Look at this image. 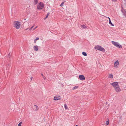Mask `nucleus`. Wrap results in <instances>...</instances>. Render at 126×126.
Returning a JSON list of instances; mask_svg holds the SVG:
<instances>
[{"mask_svg": "<svg viewBox=\"0 0 126 126\" xmlns=\"http://www.w3.org/2000/svg\"><path fill=\"white\" fill-rule=\"evenodd\" d=\"M22 123V122H20L18 124V126H21Z\"/></svg>", "mask_w": 126, "mask_h": 126, "instance_id": "21", "label": "nucleus"}, {"mask_svg": "<svg viewBox=\"0 0 126 126\" xmlns=\"http://www.w3.org/2000/svg\"><path fill=\"white\" fill-rule=\"evenodd\" d=\"M80 80H85V78L84 76L82 75H80L79 76Z\"/></svg>", "mask_w": 126, "mask_h": 126, "instance_id": "7", "label": "nucleus"}, {"mask_svg": "<svg viewBox=\"0 0 126 126\" xmlns=\"http://www.w3.org/2000/svg\"><path fill=\"white\" fill-rule=\"evenodd\" d=\"M49 14L50 13L49 12L47 13L45 19L46 18H47L48 17V16L49 15Z\"/></svg>", "mask_w": 126, "mask_h": 126, "instance_id": "18", "label": "nucleus"}, {"mask_svg": "<svg viewBox=\"0 0 126 126\" xmlns=\"http://www.w3.org/2000/svg\"><path fill=\"white\" fill-rule=\"evenodd\" d=\"M39 39V38L38 37H37L34 40V43H36V41Z\"/></svg>", "mask_w": 126, "mask_h": 126, "instance_id": "16", "label": "nucleus"}, {"mask_svg": "<svg viewBox=\"0 0 126 126\" xmlns=\"http://www.w3.org/2000/svg\"><path fill=\"white\" fill-rule=\"evenodd\" d=\"M29 29V28H27V29H26V30H27V29Z\"/></svg>", "mask_w": 126, "mask_h": 126, "instance_id": "30", "label": "nucleus"}, {"mask_svg": "<svg viewBox=\"0 0 126 126\" xmlns=\"http://www.w3.org/2000/svg\"><path fill=\"white\" fill-rule=\"evenodd\" d=\"M35 29V28H34L33 29V30H34Z\"/></svg>", "mask_w": 126, "mask_h": 126, "instance_id": "28", "label": "nucleus"}, {"mask_svg": "<svg viewBox=\"0 0 126 126\" xmlns=\"http://www.w3.org/2000/svg\"><path fill=\"white\" fill-rule=\"evenodd\" d=\"M38 0H34V4H36L38 3Z\"/></svg>", "mask_w": 126, "mask_h": 126, "instance_id": "14", "label": "nucleus"}, {"mask_svg": "<svg viewBox=\"0 0 126 126\" xmlns=\"http://www.w3.org/2000/svg\"><path fill=\"white\" fill-rule=\"evenodd\" d=\"M112 1H116V0H112Z\"/></svg>", "mask_w": 126, "mask_h": 126, "instance_id": "26", "label": "nucleus"}, {"mask_svg": "<svg viewBox=\"0 0 126 126\" xmlns=\"http://www.w3.org/2000/svg\"><path fill=\"white\" fill-rule=\"evenodd\" d=\"M111 43L114 45V46L119 48H121L122 47V46L120 45L119 43L117 42L112 41Z\"/></svg>", "mask_w": 126, "mask_h": 126, "instance_id": "2", "label": "nucleus"}, {"mask_svg": "<svg viewBox=\"0 0 126 126\" xmlns=\"http://www.w3.org/2000/svg\"><path fill=\"white\" fill-rule=\"evenodd\" d=\"M81 28L84 29H87V27L84 25H81Z\"/></svg>", "mask_w": 126, "mask_h": 126, "instance_id": "12", "label": "nucleus"}, {"mask_svg": "<svg viewBox=\"0 0 126 126\" xmlns=\"http://www.w3.org/2000/svg\"><path fill=\"white\" fill-rule=\"evenodd\" d=\"M111 85L114 88L119 86L118 83L117 82H115L111 84Z\"/></svg>", "mask_w": 126, "mask_h": 126, "instance_id": "5", "label": "nucleus"}, {"mask_svg": "<svg viewBox=\"0 0 126 126\" xmlns=\"http://www.w3.org/2000/svg\"><path fill=\"white\" fill-rule=\"evenodd\" d=\"M61 99V97L60 96L56 95L55 96L54 98V100H57Z\"/></svg>", "mask_w": 126, "mask_h": 126, "instance_id": "8", "label": "nucleus"}, {"mask_svg": "<svg viewBox=\"0 0 126 126\" xmlns=\"http://www.w3.org/2000/svg\"><path fill=\"white\" fill-rule=\"evenodd\" d=\"M82 55L84 56H87V54L85 52H83L82 53Z\"/></svg>", "mask_w": 126, "mask_h": 126, "instance_id": "15", "label": "nucleus"}, {"mask_svg": "<svg viewBox=\"0 0 126 126\" xmlns=\"http://www.w3.org/2000/svg\"><path fill=\"white\" fill-rule=\"evenodd\" d=\"M41 75H42V76H43V74H41Z\"/></svg>", "mask_w": 126, "mask_h": 126, "instance_id": "32", "label": "nucleus"}, {"mask_svg": "<svg viewBox=\"0 0 126 126\" xmlns=\"http://www.w3.org/2000/svg\"><path fill=\"white\" fill-rule=\"evenodd\" d=\"M78 86H75L73 88V90H74V89H77V88H78Z\"/></svg>", "mask_w": 126, "mask_h": 126, "instance_id": "19", "label": "nucleus"}, {"mask_svg": "<svg viewBox=\"0 0 126 126\" xmlns=\"http://www.w3.org/2000/svg\"><path fill=\"white\" fill-rule=\"evenodd\" d=\"M106 124L107 125H108L109 124V120L108 121H107L106 122Z\"/></svg>", "mask_w": 126, "mask_h": 126, "instance_id": "23", "label": "nucleus"}, {"mask_svg": "<svg viewBox=\"0 0 126 126\" xmlns=\"http://www.w3.org/2000/svg\"><path fill=\"white\" fill-rule=\"evenodd\" d=\"M33 48L34 50L37 51L38 50V47L37 46H34Z\"/></svg>", "mask_w": 126, "mask_h": 126, "instance_id": "10", "label": "nucleus"}, {"mask_svg": "<svg viewBox=\"0 0 126 126\" xmlns=\"http://www.w3.org/2000/svg\"><path fill=\"white\" fill-rule=\"evenodd\" d=\"M78 126V125H76V126Z\"/></svg>", "mask_w": 126, "mask_h": 126, "instance_id": "33", "label": "nucleus"}, {"mask_svg": "<svg viewBox=\"0 0 126 126\" xmlns=\"http://www.w3.org/2000/svg\"><path fill=\"white\" fill-rule=\"evenodd\" d=\"M94 48L95 49H97L102 52H105V50L104 48L102 47L101 46L99 45L95 46Z\"/></svg>", "mask_w": 126, "mask_h": 126, "instance_id": "1", "label": "nucleus"}, {"mask_svg": "<svg viewBox=\"0 0 126 126\" xmlns=\"http://www.w3.org/2000/svg\"><path fill=\"white\" fill-rule=\"evenodd\" d=\"M44 4L43 3L40 2L38 4L37 8L38 9H42L44 7Z\"/></svg>", "mask_w": 126, "mask_h": 126, "instance_id": "3", "label": "nucleus"}, {"mask_svg": "<svg viewBox=\"0 0 126 126\" xmlns=\"http://www.w3.org/2000/svg\"><path fill=\"white\" fill-rule=\"evenodd\" d=\"M11 56V55L10 54V53H9V54H8V57H9V58H10V57Z\"/></svg>", "mask_w": 126, "mask_h": 126, "instance_id": "24", "label": "nucleus"}, {"mask_svg": "<svg viewBox=\"0 0 126 126\" xmlns=\"http://www.w3.org/2000/svg\"><path fill=\"white\" fill-rule=\"evenodd\" d=\"M119 63L118 61V60H117L114 63V67L116 68L118 67L119 65Z\"/></svg>", "mask_w": 126, "mask_h": 126, "instance_id": "9", "label": "nucleus"}, {"mask_svg": "<svg viewBox=\"0 0 126 126\" xmlns=\"http://www.w3.org/2000/svg\"><path fill=\"white\" fill-rule=\"evenodd\" d=\"M34 107H35L36 108V109H35V111H37L38 110V109H39L38 107L36 105H34Z\"/></svg>", "mask_w": 126, "mask_h": 126, "instance_id": "13", "label": "nucleus"}, {"mask_svg": "<svg viewBox=\"0 0 126 126\" xmlns=\"http://www.w3.org/2000/svg\"><path fill=\"white\" fill-rule=\"evenodd\" d=\"M14 27L16 29H18L20 27V22L18 21H15V22Z\"/></svg>", "mask_w": 126, "mask_h": 126, "instance_id": "4", "label": "nucleus"}, {"mask_svg": "<svg viewBox=\"0 0 126 126\" xmlns=\"http://www.w3.org/2000/svg\"><path fill=\"white\" fill-rule=\"evenodd\" d=\"M32 77H31V80H32Z\"/></svg>", "mask_w": 126, "mask_h": 126, "instance_id": "29", "label": "nucleus"}, {"mask_svg": "<svg viewBox=\"0 0 126 126\" xmlns=\"http://www.w3.org/2000/svg\"><path fill=\"white\" fill-rule=\"evenodd\" d=\"M65 2V1H64V2H63L60 5V6L61 7H62L63 5V4H64V3Z\"/></svg>", "mask_w": 126, "mask_h": 126, "instance_id": "22", "label": "nucleus"}, {"mask_svg": "<svg viewBox=\"0 0 126 126\" xmlns=\"http://www.w3.org/2000/svg\"><path fill=\"white\" fill-rule=\"evenodd\" d=\"M108 19H109V20H110V18L109 17H108Z\"/></svg>", "mask_w": 126, "mask_h": 126, "instance_id": "27", "label": "nucleus"}, {"mask_svg": "<svg viewBox=\"0 0 126 126\" xmlns=\"http://www.w3.org/2000/svg\"><path fill=\"white\" fill-rule=\"evenodd\" d=\"M115 90L117 92H119L121 91V89L119 85L115 87Z\"/></svg>", "mask_w": 126, "mask_h": 126, "instance_id": "6", "label": "nucleus"}, {"mask_svg": "<svg viewBox=\"0 0 126 126\" xmlns=\"http://www.w3.org/2000/svg\"><path fill=\"white\" fill-rule=\"evenodd\" d=\"M37 26H36V27L35 28V29H36V28H37Z\"/></svg>", "mask_w": 126, "mask_h": 126, "instance_id": "31", "label": "nucleus"}, {"mask_svg": "<svg viewBox=\"0 0 126 126\" xmlns=\"http://www.w3.org/2000/svg\"><path fill=\"white\" fill-rule=\"evenodd\" d=\"M109 24H111V26H114L113 24L112 23L110 19V20H109Z\"/></svg>", "mask_w": 126, "mask_h": 126, "instance_id": "17", "label": "nucleus"}, {"mask_svg": "<svg viewBox=\"0 0 126 126\" xmlns=\"http://www.w3.org/2000/svg\"><path fill=\"white\" fill-rule=\"evenodd\" d=\"M34 26H32V27H31V28H30L29 29V30H31L33 27Z\"/></svg>", "mask_w": 126, "mask_h": 126, "instance_id": "25", "label": "nucleus"}, {"mask_svg": "<svg viewBox=\"0 0 126 126\" xmlns=\"http://www.w3.org/2000/svg\"><path fill=\"white\" fill-rule=\"evenodd\" d=\"M109 78H113V75L111 74H110L109 75Z\"/></svg>", "mask_w": 126, "mask_h": 126, "instance_id": "11", "label": "nucleus"}, {"mask_svg": "<svg viewBox=\"0 0 126 126\" xmlns=\"http://www.w3.org/2000/svg\"><path fill=\"white\" fill-rule=\"evenodd\" d=\"M64 107L66 109H68V107H67L66 105V104H64Z\"/></svg>", "mask_w": 126, "mask_h": 126, "instance_id": "20", "label": "nucleus"}]
</instances>
